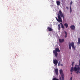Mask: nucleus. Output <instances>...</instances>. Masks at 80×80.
I'll use <instances>...</instances> for the list:
<instances>
[{"mask_svg":"<svg viewBox=\"0 0 80 80\" xmlns=\"http://www.w3.org/2000/svg\"><path fill=\"white\" fill-rule=\"evenodd\" d=\"M80 70V66L77 65H76L74 68L73 67L71 68L70 71L71 72H73V71H75L76 73L78 74Z\"/></svg>","mask_w":80,"mask_h":80,"instance_id":"obj_1","label":"nucleus"},{"mask_svg":"<svg viewBox=\"0 0 80 80\" xmlns=\"http://www.w3.org/2000/svg\"><path fill=\"white\" fill-rule=\"evenodd\" d=\"M60 52V51L58 48H56L55 50H53V53H54V55L56 57H57V55H58L57 52Z\"/></svg>","mask_w":80,"mask_h":80,"instance_id":"obj_2","label":"nucleus"},{"mask_svg":"<svg viewBox=\"0 0 80 80\" xmlns=\"http://www.w3.org/2000/svg\"><path fill=\"white\" fill-rule=\"evenodd\" d=\"M71 45L72 48H73L74 50H75V46L74 45V42H72L71 44L70 42L69 43L68 47L70 50H71Z\"/></svg>","mask_w":80,"mask_h":80,"instance_id":"obj_3","label":"nucleus"},{"mask_svg":"<svg viewBox=\"0 0 80 80\" xmlns=\"http://www.w3.org/2000/svg\"><path fill=\"white\" fill-rule=\"evenodd\" d=\"M58 20H57V22H62V18L60 17V15L58 13Z\"/></svg>","mask_w":80,"mask_h":80,"instance_id":"obj_4","label":"nucleus"},{"mask_svg":"<svg viewBox=\"0 0 80 80\" xmlns=\"http://www.w3.org/2000/svg\"><path fill=\"white\" fill-rule=\"evenodd\" d=\"M53 63L54 64H55L56 66L57 65V64H58V60L56 59H54L53 61Z\"/></svg>","mask_w":80,"mask_h":80,"instance_id":"obj_5","label":"nucleus"},{"mask_svg":"<svg viewBox=\"0 0 80 80\" xmlns=\"http://www.w3.org/2000/svg\"><path fill=\"white\" fill-rule=\"evenodd\" d=\"M70 28H71L72 30H75V25H72L71 26H70Z\"/></svg>","mask_w":80,"mask_h":80,"instance_id":"obj_6","label":"nucleus"},{"mask_svg":"<svg viewBox=\"0 0 80 80\" xmlns=\"http://www.w3.org/2000/svg\"><path fill=\"white\" fill-rule=\"evenodd\" d=\"M55 72L56 73V75H58V69H55Z\"/></svg>","mask_w":80,"mask_h":80,"instance_id":"obj_7","label":"nucleus"},{"mask_svg":"<svg viewBox=\"0 0 80 80\" xmlns=\"http://www.w3.org/2000/svg\"><path fill=\"white\" fill-rule=\"evenodd\" d=\"M59 41L60 43H62V42H64V39H59Z\"/></svg>","mask_w":80,"mask_h":80,"instance_id":"obj_8","label":"nucleus"},{"mask_svg":"<svg viewBox=\"0 0 80 80\" xmlns=\"http://www.w3.org/2000/svg\"><path fill=\"white\" fill-rule=\"evenodd\" d=\"M58 14H59V15H60V16H62V15H63V13H62V11L61 10H60L59 12V13Z\"/></svg>","mask_w":80,"mask_h":80,"instance_id":"obj_9","label":"nucleus"},{"mask_svg":"<svg viewBox=\"0 0 80 80\" xmlns=\"http://www.w3.org/2000/svg\"><path fill=\"white\" fill-rule=\"evenodd\" d=\"M47 29L48 30V31H49L50 32L52 31V29L50 27H48Z\"/></svg>","mask_w":80,"mask_h":80,"instance_id":"obj_10","label":"nucleus"},{"mask_svg":"<svg viewBox=\"0 0 80 80\" xmlns=\"http://www.w3.org/2000/svg\"><path fill=\"white\" fill-rule=\"evenodd\" d=\"M59 72L60 75H62V74H63V71L62 69H61L59 70Z\"/></svg>","mask_w":80,"mask_h":80,"instance_id":"obj_11","label":"nucleus"},{"mask_svg":"<svg viewBox=\"0 0 80 80\" xmlns=\"http://www.w3.org/2000/svg\"><path fill=\"white\" fill-rule=\"evenodd\" d=\"M77 45H80V38H78V42H77Z\"/></svg>","mask_w":80,"mask_h":80,"instance_id":"obj_12","label":"nucleus"},{"mask_svg":"<svg viewBox=\"0 0 80 80\" xmlns=\"http://www.w3.org/2000/svg\"><path fill=\"white\" fill-rule=\"evenodd\" d=\"M64 77H65V76L64 75V74H62V75H61L62 80H64Z\"/></svg>","mask_w":80,"mask_h":80,"instance_id":"obj_13","label":"nucleus"},{"mask_svg":"<svg viewBox=\"0 0 80 80\" xmlns=\"http://www.w3.org/2000/svg\"><path fill=\"white\" fill-rule=\"evenodd\" d=\"M60 1H58L57 2V5H58V6H59V5H60Z\"/></svg>","mask_w":80,"mask_h":80,"instance_id":"obj_14","label":"nucleus"},{"mask_svg":"<svg viewBox=\"0 0 80 80\" xmlns=\"http://www.w3.org/2000/svg\"><path fill=\"white\" fill-rule=\"evenodd\" d=\"M64 26L66 27V28H68V24L67 23H65V24H64Z\"/></svg>","mask_w":80,"mask_h":80,"instance_id":"obj_15","label":"nucleus"},{"mask_svg":"<svg viewBox=\"0 0 80 80\" xmlns=\"http://www.w3.org/2000/svg\"><path fill=\"white\" fill-rule=\"evenodd\" d=\"M58 28L59 30H60V28H61L60 27V24H58Z\"/></svg>","mask_w":80,"mask_h":80,"instance_id":"obj_16","label":"nucleus"},{"mask_svg":"<svg viewBox=\"0 0 80 80\" xmlns=\"http://www.w3.org/2000/svg\"><path fill=\"white\" fill-rule=\"evenodd\" d=\"M70 13H71V12H72V8H71V6H70Z\"/></svg>","mask_w":80,"mask_h":80,"instance_id":"obj_17","label":"nucleus"},{"mask_svg":"<svg viewBox=\"0 0 80 80\" xmlns=\"http://www.w3.org/2000/svg\"><path fill=\"white\" fill-rule=\"evenodd\" d=\"M61 18L62 17L63 19H64V15L63 14V15H61Z\"/></svg>","mask_w":80,"mask_h":80,"instance_id":"obj_18","label":"nucleus"},{"mask_svg":"<svg viewBox=\"0 0 80 80\" xmlns=\"http://www.w3.org/2000/svg\"><path fill=\"white\" fill-rule=\"evenodd\" d=\"M61 28H63V29H64L65 28V27H64V26H63V25H62L61 26Z\"/></svg>","mask_w":80,"mask_h":80,"instance_id":"obj_19","label":"nucleus"},{"mask_svg":"<svg viewBox=\"0 0 80 80\" xmlns=\"http://www.w3.org/2000/svg\"><path fill=\"white\" fill-rule=\"evenodd\" d=\"M58 66H60V61H59V62H58Z\"/></svg>","mask_w":80,"mask_h":80,"instance_id":"obj_20","label":"nucleus"},{"mask_svg":"<svg viewBox=\"0 0 80 80\" xmlns=\"http://www.w3.org/2000/svg\"><path fill=\"white\" fill-rule=\"evenodd\" d=\"M54 80H59V79H58L56 78H54Z\"/></svg>","mask_w":80,"mask_h":80,"instance_id":"obj_21","label":"nucleus"},{"mask_svg":"<svg viewBox=\"0 0 80 80\" xmlns=\"http://www.w3.org/2000/svg\"><path fill=\"white\" fill-rule=\"evenodd\" d=\"M64 32H65V35H67V33L66 31H65Z\"/></svg>","mask_w":80,"mask_h":80,"instance_id":"obj_22","label":"nucleus"},{"mask_svg":"<svg viewBox=\"0 0 80 80\" xmlns=\"http://www.w3.org/2000/svg\"><path fill=\"white\" fill-rule=\"evenodd\" d=\"M72 67H73V64L74 63V62H72Z\"/></svg>","mask_w":80,"mask_h":80,"instance_id":"obj_23","label":"nucleus"},{"mask_svg":"<svg viewBox=\"0 0 80 80\" xmlns=\"http://www.w3.org/2000/svg\"><path fill=\"white\" fill-rule=\"evenodd\" d=\"M72 3H73V2H72V1H71L70 2L71 5H72Z\"/></svg>","mask_w":80,"mask_h":80,"instance_id":"obj_24","label":"nucleus"},{"mask_svg":"<svg viewBox=\"0 0 80 80\" xmlns=\"http://www.w3.org/2000/svg\"><path fill=\"white\" fill-rule=\"evenodd\" d=\"M72 77H71L70 78V80H72Z\"/></svg>","mask_w":80,"mask_h":80,"instance_id":"obj_25","label":"nucleus"},{"mask_svg":"<svg viewBox=\"0 0 80 80\" xmlns=\"http://www.w3.org/2000/svg\"><path fill=\"white\" fill-rule=\"evenodd\" d=\"M60 25H61V26H62V25H63V24H62V23H60Z\"/></svg>","mask_w":80,"mask_h":80,"instance_id":"obj_26","label":"nucleus"},{"mask_svg":"<svg viewBox=\"0 0 80 80\" xmlns=\"http://www.w3.org/2000/svg\"><path fill=\"white\" fill-rule=\"evenodd\" d=\"M67 37V35H65V38H66Z\"/></svg>","mask_w":80,"mask_h":80,"instance_id":"obj_27","label":"nucleus"},{"mask_svg":"<svg viewBox=\"0 0 80 80\" xmlns=\"http://www.w3.org/2000/svg\"><path fill=\"white\" fill-rule=\"evenodd\" d=\"M79 66L80 65V60H79Z\"/></svg>","mask_w":80,"mask_h":80,"instance_id":"obj_28","label":"nucleus"},{"mask_svg":"<svg viewBox=\"0 0 80 80\" xmlns=\"http://www.w3.org/2000/svg\"><path fill=\"white\" fill-rule=\"evenodd\" d=\"M55 18H56L57 20V21L58 20V18H57V17H56Z\"/></svg>","mask_w":80,"mask_h":80,"instance_id":"obj_29","label":"nucleus"},{"mask_svg":"<svg viewBox=\"0 0 80 80\" xmlns=\"http://www.w3.org/2000/svg\"><path fill=\"white\" fill-rule=\"evenodd\" d=\"M61 66H63V64H61Z\"/></svg>","mask_w":80,"mask_h":80,"instance_id":"obj_30","label":"nucleus"},{"mask_svg":"<svg viewBox=\"0 0 80 80\" xmlns=\"http://www.w3.org/2000/svg\"><path fill=\"white\" fill-rule=\"evenodd\" d=\"M67 9H68V7H67Z\"/></svg>","mask_w":80,"mask_h":80,"instance_id":"obj_31","label":"nucleus"},{"mask_svg":"<svg viewBox=\"0 0 80 80\" xmlns=\"http://www.w3.org/2000/svg\"><path fill=\"white\" fill-rule=\"evenodd\" d=\"M61 80V78H60V80Z\"/></svg>","mask_w":80,"mask_h":80,"instance_id":"obj_32","label":"nucleus"},{"mask_svg":"<svg viewBox=\"0 0 80 80\" xmlns=\"http://www.w3.org/2000/svg\"><path fill=\"white\" fill-rule=\"evenodd\" d=\"M71 75H72V72H71Z\"/></svg>","mask_w":80,"mask_h":80,"instance_id":"obj_33","label":"nucleus"},{"mask_svg":"<svg viewBox=\"0 0 80 80\" xmlns=\"http://www.w3.org/2000/svg\"><path fill=\"white\" fill-rule=\"evenodd\" d=\"M79 73H80V72H79Z\"/></svg>","mask_w":80,"mask_h":80,"instance_id":"obj_34","label":"nucleus"}]
</instances>
